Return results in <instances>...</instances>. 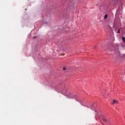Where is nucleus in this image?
<instances>
[{"label":"nucleus","mask_w":125,"mask_h":125,"mask_svg":"<svg viewBox=\"0 0 125 125\" xmlns=\"http://www.w3.org/2000/svg\"><path fill=\"white\" fill-rule=\"evenodd\" d=\"M120 31V29H119L118 32H117L118 34H120V33H121V32Z\"/></svg>","instance_id":"6"},{"label":"nucleus","mask_w":125,"mask_h":125,"mask_svg":"<svg viewBox=\"0 0 125 125\" xmlns=\"http://www.w3.org/2000/svg\"><path fill=\"white\" fill-rule=\"evenodd\" d=\"M117 1H118V0H111L110 2V5L115 6L117 4Z\"/></svg>","instance_id":"1"},{"label":"nucleus","mask_w":125,"mask_h":125,"mask_svg":"<svg viewBox=\"0 0 125 125\" xmlns=\"http://www.w3.org/2000/svg\"><path fill=\"white\" fill-rule=\"evenodd\" d=\"M65 70H66V67H63V71H65Z\"/></svg>","instance_id":"8"},{"label":"nucleus","mask_w":125,"mask_h":125,"mask_svg":"<svg viewBox=\"0 0 125 125\" xmlns=\"http://www.w3.org/2000/svg\"><path fill=\"white\" fill-rule=\"evenodd\" d=\"M120 6H122V5L119 6L118 9H120Z\"/></svg>","instance_id":"10"},{"label":"nucleus","mask_w":125,"mask_h":125,"mask_svg":"<svg viewBox=\"0 0 125 125\" xmlns=\"http://www.w3.org/2000/svg\"><path fill=\"white\" fill-rule=\"evenodd\" d=\"M34 39H36V37H34Z\"/></svg>","instance_id":"11"},{"label":"nucleus","mask_w":125,"mask_h":125,"mask_svg":"<svg viewBox=\"0 0 125 125\" xmlns=\"http://www.w3.org/2000/svg\"><path fill=\"white\" fill-rule=\"evenodd\" d=\"M107 17H108V15L107 14L105 15L104 17V19H107Z\"/></svg>","instance_id":"2"},{"label":"nucleus","mask_w":125,"mask_h":125,"mask_svg":"<svg viewBox=\"0 0 125 125\" xmlns=\"http://www.w3.org/2000/svg\"><path fill=\"white\" fill-rule=\"evenodd\" d=\"M25 10H27V9H25Z\"/></svg>","instance_id":"13"},{"label":"nucleus","mask_w":125,"mask_h":125,"mask_svg":"<svg viewBox=\"0 0 125 125\" xmlns=\"http://www.w3.org/2000/svg\"><path fill=\"white\" fill-rule=\"evenodd\" d=\"M122 81H123V82H125V77H122Z\"/></svg>","instance_id":"5"},{"label":"nucleus","mask_w":125,"mask_h":125,"mask_svg":"<svg viewBox=\"0 0 125 125\" xmlns=\"http://www.w3.org/2000/svg\"><path fill=\"white\" fill-rule=\"evenodd\" d=\"M121 30H122V29H123V28H121Z\"/></svg>","instance_id":"12"},{"label":"nucleus","mask_w":125,"mask_h":125,"mask_svg":"<svg viewBox=\"0 0 125 125\" xmlns=\"http://www.w3.org/2000/svg\"><path fill=\"white\" fill-rule=\"evenodd\" d=\"M122 40H123V42H125V37H122Z\"/></svg>","instance_id":"4"},{"label":"nucleus","mask_w":125,"mask_h":125,"mask_svg":"<svg viewBox=\"0 0 125 125\" xmlns=\"http://www.w3.org/2000/svg\"><path fill=\"white\" fill-rule=\"evenodd\" d=\"M103 120L104 121V122H107V120H106V119H103Z\"/></svg>","instance_id":"7"},{"label":"nucleus","mask_w":125,"mask_h":125,"mask_svg":"<svg viewBox=\"0 0 125 125\" xmlns=\"http://www.w3.org/2000/svg\"><path fill=\"white\" fill-rule=\"evenodd\" d=\"M94 108V105H92V109H93Z\"/></svg>","instance_id":"9"},{"label":"nucleus","mask_w":125,"mask_h":125,"mask_svg":"<svg viewBox=\"0 0 125 125\" xmlns=\"http://www.w3.org/2000/svg\"><path fill=\"white\" fill-rule=\"evenodd\" d=\"M116 103H117V101L114 100L113 101V103H112V104H116Z\"/></svg>","instance_id":"3"}]
</instances>
